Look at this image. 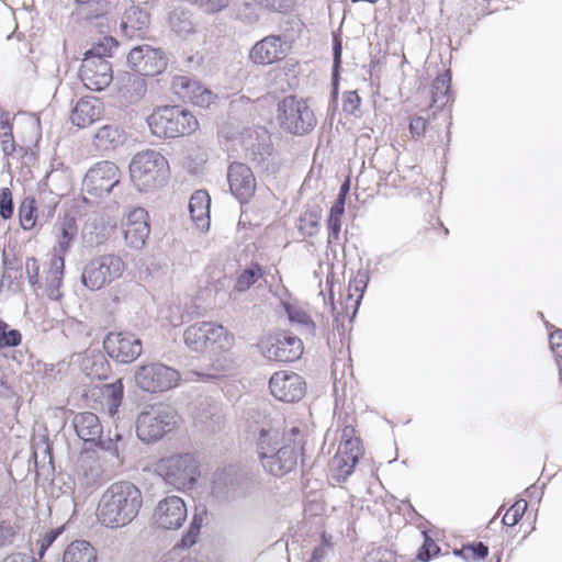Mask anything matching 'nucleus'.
I'll return each mask as SVG.
<instances>
[{
  "label": "nucleus",
  "instance_id": "obj_52",
  "mask_svg": "<svg viewBox=\"0 0 562 562\" xmlns=\"http://www.w3.org/2000/svg\"><path fill=\"white\" fill-rule=\"evenodd\" d=\"M202 518L193 516L188 532L181 538L179 546L182 548H189L196 542L198 535L200 533Z\"/></svg>",
  "mask_w": 562,
  "mask_h": 562
},
{
  "label": "nucleus",
  "instance_id": "obj_43",
  "mask_svg": "<svg viewBox=\"0 0 562 562\" xmlns=\"http://www.w3.org/2000/svg\"><path fill=\"white\" fill-rule=\"evenodd\" d=\"M33 458L36 467L53 465L52 448L45 437L34 442Z\"/></svg>",
  "mask_w": 562,
  "mask_h": 562
},
{
  "label": "nucleus",
  "instance_id": "obj_50",
  "mask_svg": "<svg viewBox=\"0 0 562 562\" xmlns=\"http://www.w3.org/2000/svg\"><path fill=\"white\" fill-rule=\"evenodd\" d=\"M265 9L285 14L293 10L296 0H256Z\"/></svg>",
  "mask_w": 562,
  "mask_h": 562
},
{
  "label": "nucleus",
  "instance_id": "obj_49",
  "mask_svg": "<svg viewBox=\"0 0 562 562\" xmlns=\"http://www.w3.org/2000/svg\"><path fill=\"white\" fill-rule=\"evenodd\" d=\"M527 502L525 499H518L515 504L505 513L503 517V524L506 526H515L524 516L527 509Z\"/></svg>",
  "mask_w": 562,
  "mask_h": 562
},
{
  "label": "nucleus",
  "instance_id": "obj_31",
  "mask_svg": "<svg viewBox=\"0 0 562 562\" xmlns=\"http://www.w3.org/2000/svg\"><path fill=\"white\" fill-rule=\"evenodd\" d=\"M54 229L57 238V255L64 256L68 252L77 236L78 227L76 220L66 215L56 222Z\"/></svg>",
  "mask_w": 562,
  "mask_h": 562
},
{
  "label": "nucleus",
  "instance_id": "obj_37",
  "mask_svg": "<svg viewBox=\"0 0 562 562\" xmlns=\"http://www.w3.org/2000/svg\"><path fill=\"white\" fill-rule=\"evenodd\" d=\"M342 215V202H335L330 207L329 216L327 218L328 247L339 243Z\"/></svg>",
  "mask_w": 562,
  "mask_h": 562
},
{
  "label": "nucleus",
  "instance_id": "obj_59",
  "mask_svg": "<svg viewBox=\"0 0 562 562\" xmlns=\"http://www.w3.org/2000/svg\"><path fill=\"white\" fill-rule=\"evenodd\" d=\"M3 267L4 271L2 273L1 280H0V286H8L10 288L13 283V280L18 279V277H21V272L19 269H15L13 267L9 266L8 259L3 255Z\"/></svg>",
  "mask_w": 562,
  "mask_h": 562
},
{
  "label": "nucleus",
  "instance_id": "obj_34",
  "mask_svg": "<svg viewBox=\"0 0 562 562\" xmlns=\"http://www.w3.org/2000/svg\"><path fill=\"white\" fill-rule=\"evenodd\" d=\"M63 562H97V550L86 540H76L65 549Z\"/></svg>",
  "mask_w": 562,
  "mask_h": 562
},
{
  "label": "nucleus",
  "instance_id": "obj_36",
  "mask_svg": "<svg viewBox=\"0 0 562 562\" xmlns=\"http://www.w3.org/2000/svg\"><path fill=\"white\" fill-rule=\"evenodd\" d=\"M143 77L140 75H128L125 77L121 93L130 103H135L145 97L147 86Z\"/></svg>",
  "mask_w": 562,
  "mask_h": 562
},
{
  "label": "nucleus",
  "instance_id": "obj_1",
  "mask_svg": "<svg viewBox=\"0 0 562 562\" xmlns=\"http://www.w3.org/2000/svg\"><path fill=\"white\" fill-rule=\"evenodd\" d=\"M142 507V491L130 481H119L102 493L97 515L103 526L117 529L130 525Z\"/></svg>",
  "mask_w": 562,
  "mask_h": 562
},
{
  "label": "nucleus",
  "instance_id": "obj_28",
  "mask_svg": "<svg viewBox=\"0 0 562 562\" xmlns=\"http://www.w3.org/2000/svg\"><path fill=\"white\" fill-rule=\"evenodd\" d=\"M0 147L3 155L9 159V164H11L12 160H31L34 157V154L27 148L23 146H16L12 132V125L10 124L9 120H0Z\"/></svg>",
  "mask_w": 562,
  "mask_h": 562
},
{
  "label": "nucleus",
  "instance_id": "obj_61",
  "mask_svg": "<svg viewBox=\"0 0 562 562\" xmlns=\"http://www.w3.org/2000/svg\"><path fill=\"white\" fill-rule=\"evenodd\" d=\"M25 272L32 286L38 283L40 265L35 258L26 259Z\"/></svg>",
  "mask_w": 562,
  "mask_h": 562
},
{
  "label": "nucleus",
  "instance_id": "obj_13",
  "mask_svg": "<svg viewBox=\"0 0 562 562\" xmlns=\"http://www.w3.org/2000/svg\"><path fill=\"white\" fill-rule=\"evenodd\" d=\"M258 347L262 356L269 360L291 362L303 352L302 340L290 331H280L262 339Z\"/></svg>",
  "mask_w": 562,
  "mask_h": 562
},
{
  "label": "nucleus",
  "instance_id": "obj_45",
  "mask_svg": "<svg viewBox=\"0 0 562 562\" xmlns=\"http://www.w3.org/2000/svg\"><path fill=\"white\" fill-rule=\"evenodd\" d=\"M231 370L229 360L226 357L217 358L203 371H194L193 374L205 379H217Z\"/></svg>",
  "mask_w": 562,
  "mask_h": 562
},
{
  "label": "nucleus",
  "instance_id": "obj_64",
  "mask_svg": "<svg viewBox=\"0 0 562 562\" xmlns=\"http://www.w3.org/2000/svg\"><path fill=\"white\" fill-rule=\"evenodd\" d=\"M549 344H550L552 351L557 356L562 355V330L561 329H555L554 331H552L550 334Z\"/></svg>",
  "mask_w": 562,
  "mask_h": 562
},
{
  "label": "nucleus",
  "instance_id": "obj_55",
  "mask_svg": "<svg viewBox=\"0 0 562 562\" xmlns=\"http://www.w3.org/2000/svg\"><path fill=\"white\" fill-rule=\"evenodd\" d=\"M395 558L391 550L385 548H374L363 558V562H394Z\"/></svg>",
  "mask_w": 562,
  "mask_h": 562
},
{
  "label": "nucleus",
  "instance_id": "obj_10",
  "mask_svg": "<svg viewBox=\"0 0 562 562\" xmlns=\"http://www.w3.org/2000/svg\"><path fill=\"white\" fill-rule=\"evenodd\" d=\"M278 121L283 130L294 135L310 133L317 122L307 101L295 95H288L278 103Z\"/></svg>",
  "mask_w": 562,
  "mask_h": 562
},
{
  "label": "nucleus",
  "instance_id": "obj_21",
  "mask_svg": "<svg viewBox=\"0 0 562 562\" xmlns=\"http://www.w3.org/2000/svg\"><path fill=\"white\" fill-rule=\"evenodd\" d=\"M150 228L148 213L143 207L134 209L124 224V237L126 244L134 249H140L146 244Z\"/></svg>",
  "mask_w": 562,
  "mask_h": 562
},
{
  "label": "nucleus",
  "instance_id": "obj_17",
  "mask_svg": "<svg viewBox=\"0 0 562 562\" xmlns=\"http://www.w3.org/2000/svg\"><path fill=\"white\" fill-rule=\"evenodd\" d=\"M167 57L159 48L139 45L132 48L127 55L131 68L140 76H156L167 67Z\"/></svg>",
  "mask_w": 562,
  "mask_h": 562
},
{
  "label": "nucleus",
  "instance_id": "obj_24",
  "mask_svg": "<svg viewBox=\"0 0 562 562\" xmlns=\"http://www.w3.org/2000/svg\"><path fill=\"white\" fill-rule=\"evenodd\" d=\"M172 87L182 99H187L198 106L207 108L213 102V93L199 81L189 77H176Z\"/></svg>",
  "mask_w": 562,
  "mask_h": 562
},
{
  "label": "nucleus",
  "instance_id": "obj_6",
  "mask_svg": "<svg viewBox=\"0 0 562 562\" xmlns=\"http://www.w3.org/2000/svg\"><path fill=\"white\" fill-rule=\"evenodd\" d=\"M156 471L167 484L179 491L192 488L201 474L200 462L193 453L164 458L157 463Z\"/></svg>",
  "mask_w": 562,
  "mask_h": 562
},
{
  "label": "nucleus",
  "instance_id": "obj_58",
  "mask_svg": "<svg viewBox=\"0 0 562 562\" xmlns=\"http://www.w3.org/2000/svg\"><path fill=\"white\" fill-rule=\"evenodd\" d=\"M471 554L474 560H481L487 557L488 548L483 542H476L464 547L461 551H456V554Z\"/></svg>",
  "mask_w": 562,
  "mask_h": 562
},
{
  "label": "nucleus",
  "instance_id": "obj_27",
  "mask_svg": "<svg viewBox=\"0 0 562 562\" xmlns=\"http://www.w3.org/2000/svg\"><path fill=\"white\" fill-rule=\"evenodd\" d=\"M256 450L260 460L277 450L281 445L280 429L271 422H265L254 429Z\"/></svg>",
  "mask_w": 562,
  "mask_h": 562
},
{
  "label": "nucleus",
  "instance_id": "obj_4",
  "mask_svg": "<svg viewBox=\"0 0 562 562\" xmlns=\"http://www.w3.org/2000/svg\"><path fill=\"white\" fill-rule=\"evenodd\" d=\"M258 483L246 469L228 465L215 471L212 481L213 495L222 501L236 502L250 497Z\"/></svg>",
  "mask_w": 562,
  "mask_h": 562
},
{
  "label": "nucleus",
  "instance_id": "obj_7",
  "mask_svg": "<svg viewBox=\"0 0 562 562\" xmlns=\"http://www.w3.org/2000/svg\"><path fill=\"white\" fill-rule=\"evenodd\" d=\"M186 346L193 352L226 351L232 345L234 337L222 326L212 322H198L183 333Z\"/></svg>",
  "mask_w": 562,
  "mask_h": 562
},
{
  "label": "nucleus",
  "instance_id": "obj_33",
  "mask_svg": "<svg viewBox=\"0 0 562 562\" xmlns=\"http://www.w3.org/2000/svg\"><path fill=\"white\" fill-rule=\"evenodd\" d=\"M358 438H349L340 442L338 447V465L344 469L345 474H351L360 457Z\"/></svg>",
  "mask_w": 562,
  "mask_h": 562
},
{
  "label": "nucleus",
  "instance_id": "obj_56",
  "mask_svg": "<svg viewBox=\"0 0 562 562\" xmlns=\"http://www.w3.org/2000/svg\"><path fill=\"white\" fill-rule=\"evenodd\" d=\"M427 119L424 116H413L409 122V133L413 139L420 140L426 133Z\"/></svg>",
  "mask_w": 562,
  "mask_h": 562
},
{
  "label": "nucleus",
  "instance_id": "obj_3",
  "mask_svg": "<svg viewBox=\"0 0 562 562\" xmlns=\"http://www.w3.org/2000/svg\"><path fill=\"white\" fill-rule=\"evenodd\" d=\"M130 176L138 191H154L164 187L168 181V160L153 149L139 151L130 162Z\"/></svg>",
  "mask_w": 562,
  "mask_h": 562
},
{
  "label": "nucleus",
  "instance_id": "obj_23",
  "mask_svg": "<svg viewBox=\"0 0 562 562\" xmlns=\"http://www.w3.org/2000/svg\"><path fill=\"white\" fill-rule=\"evenodd\" d=\"M72 426L77 436L85 442L99 443L102 448L110 449V446L102 441L103 427L94 413L76 414L72 418Z\"/></svg>",
  "mask_w": 562,
  "mask_h": 562
},
{
  "label": "nucleus",
  "instance_id": "obj_26",
  "mask_svg": "<svg viewBox=\"0 0 562 562\" xmlns=\"http://www.w3.org/2000/svg\"><path fill=\"white\" fill-rule=\"evenodd\" d=\"M103 105L95 98H82L77 101L71 111L70 120L74 125L85 128L101 119Z\"/></svg>",
  "mask_w": 562,
  "mask_h": 562
},
{
  "label": "nucleus",
  "instance_id": "obj_5",
  "mask_svg": "<svg viewBox=\"0 0 562 562\" xmlns=\"http://www.w3.org/2000/svg\"><path fill=\"white\" fill-rule=\"evenodd\" d=\"M151 133L160 138L190 135L199 127L196 117L179 105H165L155 110L147 119Z\"/></svg>",
  "mask_w": 562,
  "mask_h": 562
},
{
  "label": "nucleus",
  "instance_id": "obj_18",
  "mask_svg": "<svg viewBox=\"0 0 562 562\" xmlns=\"http://www.w3.org/2000/svg\"><path fill=\"white\" fill-rule=\"evenodd\" d=\"M271 394L279 401L286 403L299 402L305 394L306 383L303 378L290 371H279L269 380Z\"/></svg>",
  "mask_w": 562,
  "mask_h": 562
},
{
  "label": "nucleus",
  "instance_id": "obj_54",
  "mask_svg": "<svg viewBox=\"0 0 562 562\" xmlns=\"http://www.w3.org/2000/svg\"><path fill=\"white\" fill-rule=\"evenodd\" d=\"M13 214V199L12 192L9 188H2L0 190V216L3 220H8Z\"/></svg>",
  "mask_w": 562,
  "mask_h": 562
},
{
  "label": "nucleus",
  "instance_id": "obj_2",
  "mask_svg": "<svg viewBox=\"0 0 562 562\" xmlns=\"http://www.w3.org/2000/svg\"><path fill=\"white\" fill-rule=\"evenodd\" d=\"M116 46L115 38L105 36L85 53L79 77L86 88L101 91L112 82L113 70L106 57L112 55V50Z\"/></svg>",
  "mask_w": 562,
  "mask_h": 562
},
{
  "label": "nucleus",
  "instance_id": "obj_57",
  "mask_svg": "<svg viewBox=\"0 0 562 562\" xmlns=\"http://www.w3.org/2000/svg\"><path fill=\"white\" fill-rule=\"evenodd\" d=\"M361 103V99L357 91H347L344 94V101H342V110L348 113L355 115L356 112L359 109V105Z\"/></svg>",
  "mask_w": 562,
  "mask_h": 562
},
{
  "label": "nucleus",
  "instance_id": "obj_20",
  "mask_svg": "<svg viewBox=\"0 0 562 562\" xmlns=\"http://www.w3.org/2000/svg\"><path fill=\"white\" fill-rule=\"evenodd\" d=\"M103 469L94 451L80 453L77 459L74 480L81 488H90L102 483Z\"/></svg>",
  "mask_w": 562,
  "mask_h": 562
},
{
  "label": "nucleus",
  "instance_id": "obj_48",
  "mask_svg": "<svg viewBox=\"0 0 562 562\" xmlns=\"http://www.w3.org/2000/svg\"><path fill=\"white\" fill-rule=\"evenodd\" d=\"M20 224L24 231L32 229L36 223L34 200H24L19 207Z\"/></svg>",
  "mask_w": 562,
  "mask_h": 562
},
{
  "label": "nucleus",
  "instance_id": "obj_9",
  "mask_svg": "<svg viewBox=\"0 0 562 562\" xmlns=\"http://www.w3.org/2000/svg\"><path fill=\"white\" fill-rule=\"evenodd\" d=\"M304 434L299 426H293L282 435V445L261 461L262 467L274 476L291 472L297 462V449L303 448Z\"/></svg>",
  "mask_w": 562,
  "mask_h": 562
},
{
  "label": "nucleus",
  "instance_id": "obj_11",
  "mask_svg": "<svg viewBox=\"0 0 562 562\" xmlns=\"http://www.w3.org/2000/svg\"><path fill=\"white\" fill-rule=\"evenodd\" d=\"M176 414L167 406L142 412L136 420L138 438L144 442H153L162 438L176 426Z\"/></svg>",
  "mask_w": 562,
  "mask_h": 562
},
{
  "label": "nucleus",
  "instance_id": "obj_14",
  "mask_svg": "<svg viewBox=\"0 0 562 562\" xmlns=\"http://www.w3.org/2000/svg\"><path fill=\"white\" fill-rule=\"evenodd\" d=\"M120 177V169L114 162L99 161L87 171L82 181V191L95 198L104 196L119 184Z\"/></svg>",
  "mask_w": 562,
  "mask_h": 562
},
{
  "label": "nucleus",
  "instance_id": "obj_22",
  "mask_svg": "<svg viewBox=\"0 0 562 562\" xmlns=\"http://www.w3.org/2000/svg\"><path fill=\"white\" fill-rule=\"evenodd\" d=\"M286 56V45L279 35H268L250 49V59L258 65H271Z\"/></svg>",
  "mask_w": 562,
  "mask_h": 562
},
{
  "label": "nucleus",
  "instance_id": "obj_19",
  "mask_svg": "<svg viewBox=\"0 0 562 562\" xmlns=\"http://www.w3.org/2000/svg\"><path fill=\"white\" fill-rule=\"evenodd\" d=\"M227 181L232 194L240 202H248L256 191L252 170L243 162H233L227 170Z\"/></svg>",
  "mask_w": 562,
  "mask_h": 562
},
{
  "label": "nucleus",
  "instance_id": "obj_47",
  "mask_svg": "<svg viewBox=\"0 0 562 562\" xmlns=\"http://www.w3.org/2000/svg\"><path fill=\"white\" fill-rule=\"evenodd\" d=\"M22 341L20 330L10 328V326L0 319V349L16 347Z\"/></svg>",
  "mask_w": 562,
  "mask_h": 562
},
{
  "label": "nucleus",
  "instance_id": "obj_32",
  "mask_svg": "<svg viewBox=\"0 0 562 562\" xmlns=\"http://www.w3.org/2000/svg\"><path fill=\"white\" fill-rule=\"evenodd\" d=\"M65 269L64 257L54 255L49 262V269L46 276L47 295L52 300H59L61 297L60 286L63 282Z\"/></svg>",
  "mask_w": 562,
  "mask_h": 562
},
{
  "label": "nucleus",
  "instance_id": "obj_60",
  "mask_svg": "<svg viewBox=\"0 0 562 562\" xmlns=\"http://www.w3.org/2000/svg\"><path fill=\"white\" fill-rule=\"evenodd\" d=\"M246 150L254 161H260L265 155H269V146L265 143L248 144L246 143Z\"/></svg>",
  "mask_w": 562,
  "mask_h": 562
},
{
  "label": "nucleus",
  "instance_id": "obj_53",
  "mask_svg": "<svg viewBox=\"0 0 562 562\" xmlns=\"http://www.w3.org/2000/svg\"><path fill=\"white\" fill-rule=\"evenodd\" d=\"M64 527H59L56 529H52L47 531L38 541H37V554L38 558L42 559L47 551V549L56 541V539L63 533Z\"/></svg>",
  "mask_w": 562,
  "mask_h": 562
},
{
  "label": "nucleus",
  "instance_id": "obj_51",
  "mask_svg": "<svg viewBox=\"0 0 562 562\" xmlns=\"http://www.w3.org/2000/svg\"><path fill=\"white\" fill-rule=\"evenodd\" d=\"M423 536L424 543L418 550L417 558L423 562H428L440 549L426 531H423Z\"/></svg>",
  "mask_w": 562,
  "mask_h": 562
},
{
  "label": "nucleus",
  "instance_id": "obj_46",
  "mask_svg": "<svg viewBox=\"0 0 562 562\" xmlns=\"http://www.w3.org/2000/svg\"><path fill=\"white\" fill-rule=\"evenodd\" d=\"M333 553V541L331 537L323 533L321 541L316 544L311 553L307 562H325L327 558Z\"/></svg>",
  "mask_w": 562,
  "mask_h": 562
},
{
  "label": "nucleus",
  "instance_id": "obj_16",
  "mask_svg": "<svg viewBox=\"0 0 562 562\" xmlns=\"http://www.w3.org/2000/svg\"><path fill=\"white\" fill-rule=\"evenodd\" d=\"M103 347L111 359L124 364L135 361L143 351L142 340L127 331L108 334Z\"/></svg>",
  "mask_w": 562,
  "mask_h": 562
},
{
  "label": "nucleus",
  "instance_id": "obj_35",
  "mask_svg": "<svg viewBox=\"0 0 562 562\" xmlns=\"http://www.w3.org/2000/svg\"><path fill=\"white\" fill-rule=\"evenodd\" d=\"M124 142V131L113 124L102 126L95 134V144L103 150L114 149Z\"/></svg>",
  "mask_w": 562,
  "mask_h": 562
},
{
  "label": "nucleus",
  "instance_id": "obj_8",
  "mask_svg": "<svg viewBox=\"0 0 562 562\" xmlns=\"http://www.w3.org/2000/svg\"><path fill=\"white\" fill-rule=\"evenodd\" d=\"M126 269L124 260L115 254L98 256L89 260L81 272V283L91 291H98L120 279Z\"/></svg>",
  "mask_w": 562,
  "mask_h": 562
},
{
  "label": "nucleus",
  "instance_id": "obj_39",
  "mask_svg": "<svg viewBox=\"0 0 562 562\" xmlns=\"http://www.w3.org/2000/svg\"><path fill=\"white\" fill-rule=\"evenodd\" d=\"M123 391L124 386L121 380L104 385L103 397L110 416H114L117 413L119 406L123 400Z\"/></svg>",
  "mask_w": 562,
  "mask_h": 562
},
{
  "label": "nucleus",
  "instance_id": "obj_62",
  "mask_svg": "<svg viewBox=\"0 0 562 562\" xmlns=\"http://www.w3.org/2000/svg\"><path fill=\"white\" fill-rule=\"evenodd\" d=\"M16 535V530L10 524H0V548L11 543Z\"/></svg>",
  "mask_w": 562,
  "mask_h": 562
},
{
  "label": "nucleus",
  "instance_id": "obj_15",
  "mask_svg": "<svg viewBox=\"0 0 562 562\" xmlns=\"http://www.w3.org/2000/svg\"><path fill=\"white\" fill-rule=\"evenodd\" d=\"M188 509L184 501L176 495L160 499L154 508L153 525L162 530H177L186 521Z\"/></svg>",
  "mask_w": 562,
  "mask_h": 562
},
{
  "label": "nucleus",
  "instance_id": "obj_30",
  "mask_svg": "<svg viewBox=\"0 0 562 562\" xmlns=\"http://www.w3.org/2000/svg\"><path fill=\"white\" fill-rule=\"evenodd\" d=\"M210 204L211 199L206 191H195L189 201V211L192 221L200 228H205L210 225Z\"/></svg>",
  "mask_w": 562,
  "mask_h": 562
},
{
  "label": "nucleus",
  "instance_id": "obj_63",
  "mask_svg": "<svg viewBox=\"0 0 562 562\" xmlns=\"http://www.w3.org/2000/svg\"><path fill=\"white\" fill-rule=\"evenodd\" d=\"M369 277L367 272L359 271L357 277L350 282L349 288H353L356 292H360V297L362 296L364 289L367 288Z\"/></svg>",
  "mask_w": 562,
  "mask_h": 562
},
{
  "label": "nucleus",
  "instance_id": "obj_25",
  "mask_svg": "<svg viewBox=\"0 0 562 562\" xmlns=\"http://www.w3.org/2000/svg\"><path fill=\"white\" fill-rule=\"evenodd\" d=\"M149 27V14L147 11L132 5L126 9L121 19V31L127 38H143Z\"/></svg>",
  "mask_w": 562,
  "mask_h": 562
},
{
  "label": "nucleus",
  "instance_id": "obj_41",
  "mask_svg": "<svg viewBox=\"0 0 562 562\" xmlns=\"http://www.w3.org/2000/svg\"><path fill=\"white\" fill-rule=\"evenodd\" d=\"M263 272L259 265H251L237 277L234 289L241 293L250 289L260 278Z\"/></svg>",
  "mask_w": 562,
  "mask_h": 562
},
{
  "label": "nucleus",
  "instance_id": "obj_44",
  "mask_svg": "<svg viewBox=\"0 0 562 562\" xmlns=\"http://www.w3.org/2000/svg\"><path fill=\"white\" fill-rule=\"evenodd\" d=\"M285 311L291 323L297 324L305 334H312L314 331V323L310 315L306 314L302 308L285 305Z\"/></svg>",
  "mask_w": 562,
  "mask_h": 562
},
{
  "label": "nucleus",
  "instance_id": "obj_38",
  "mask_svg": "<svg viewBox=\"0 0 562 562\" xmlns=\"http://www.w3.org/2000/svg\"><path fill=\"white\" fill-rule=\"evenodd\" d=\"M321 220V209L313 207L300 216L297 228L304 236L313 237L318 233Z\"/></svg>",
  "mask_w": 562,
  "mask_h": 562
},
{
  "label": "nucleus",
  "instance_id": "obj_29",
  "mask_svg": "<svg viewBox=\"0 0 562 562\" xmlns=\"http://www.w3.org/2000/svg\"><path fill=\"white\" fill-rule=\"evenodd\" d=\"M451 74L450 70L438 75L431 85V104L435 115L437 111H441L449 102L452 101L450 92Z\"/></svg>",
  "mask_w": 562,
  "mask_h": 562
},
{
  "label": "nucleus",
  "instance_id": "obj_40",
  "mask_svg": "<svg viewBox=\"0 0 562 562\" xmlns=\"http://www.w3.org/2000/svg\"><path fill=\"white\" fill-rule=\"evenodd\" d=\"M171 30L180 36H186L194 31L191 14L184 10L176 9L169 15Z\"/></svg>",
  "mask_w": 562,
  "mask_h": 562
},
{
  "label": "nucleus",
  "instance_id": "obj_12",
  "mask_svg": "<svg viewBox=\"0 0 562 562\" xmlns=\"http://www.w3.org/2000/svg\"><path fill=\"white\" fill-rule=\"evenodd\" d=\"M179 380L176 369L160 362L144 364L135 372L136 385L150 393L168 391L177 386Z\"/></svg>",
  "mask_w": 562,
  "mask_h": 562
},
{
  "label": "nucleus",
  "instance_id": "obj_42",
  "mask_svg": "<svg viewBox=\"0 0 562 562\" xmlns=\"http://www.w3.org/2000/svg\"><path fill=\"white\" fill-rule=\"evenodd\" d=\"M341 53L342 46L341 41L338 36H334L333 40V71H331V94L334 98L338 95L340 67H341Z\"/></svg>",
  "mask_w": 562,
  "mask_h": 562
}]
</instances>
